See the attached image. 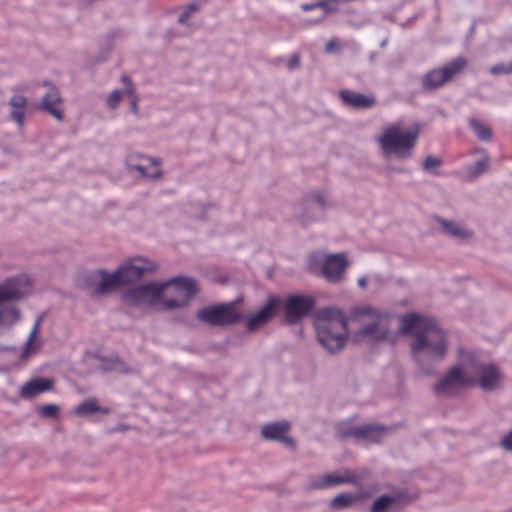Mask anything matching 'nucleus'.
<instances>
[{
  "instance_id": "1",
  "label": "nucleus",
  "mask_w": 512,
  "mask_h": 512,
  "mask_svg": "<svg viewBox=\"0 0 512 512\" xmlns=\"http://www.w3.org/2000/svg\"><path fill=\"white\" fill-rule=\"evenodd\" d=\"M400 322L401 333L414 336L410 349L420 367H423L426 361L433 363L444 358L446 336L434 319L410 313L402 316Z\"/></svg>"
},
{
  "instance_id": "2",
  "label": "nucleus",
  "mask_w": 512,
  "mask_h": 512,
  "mask_svg": "<svg viewBox=\"0 0 512 512\" xmlns=\"http://www.w3.org/2000/svg\"><path fill=\"white\" fill-rule=\"evenodd\" d=\"M465 369L464 372L459 366L451 368L435 385V392L455 395L460 388L479 385L483 390H493L500 385L501 374L493 364H484L473 359Z\"/></svg>"
},
{
  "instance_id": "3",
  "label": "nucleus",
  "mask_w": 512,
  "mask_h": 512,
  "mask_svg": "<svg viewBox=\"0 0 512 512\" xmlns=\"http://www.w3.org/2000/svg\"><path fill=\"white\" fill-rule=\"evenodd\" d=\"M421 126L419 123L412 124L408 129L402 130L397 123L387 126L377 138V142L387 157L395 156L398 159L412 157L417 145Z\"/></svg>"
},
{
  "instance_id": "4",
  "label": "nucleus",
  "mask_w": 512,
  "mask_h": 512,
  "mask_svg": "<svg viewBox=\"0 0 512 512\" xmlns=\"http://www.w3.org/2000/svg\"><path fill=\"white\" fill-rule=\"evenodd\" d=\"M319 342L329 352L343 348L348 334L345 315L338 309L326 308L320 311L316 324Z\"/></svg>"
},
{
  "instance_id": "5",
  "label": "nucleus",
  "mask_w": 512,
  "mask_h": 512,
  "mask_svg": "<svg viewBox=\"0 0 512 512\" xmlns=\"http://www.w3.org/2000/svg\"><path fill=\"white\" fill-rule=\"evenodd\" d=\"M353 316L362 324L361 329L354 335L356 342L379 341L387 338L390 327V318L387 314L365 306L355 308Z\"/></svg>"
},
{
  "instance_id": "6",
  "label": "nucleus",
  "mask_w": 512,
  "mask_h": 512,
  "mask_svg": "<svg viewBox=\"0 0 512 512\" xmlns=\"http://www.w3.org/2000/svg\"><path fill=\"white\" fill-rule=\"evenodd\" d=\"M162 310H170L186 306L197 293L195 280L187 277H175L163 282Z\"/></svg>"
},
{
  "instance_id": "7",
  "label": "nucleus",
  "mask_w": 512,
  "mask_h": 512,
  "mask_svg": "<svg viewBox=\"0 0 512 512\" xmlns=\"http://www.w3.org/2000/svg\"><path fill=\"white\" fill-rule=\"evenodd\" d=\"M466 65L467 61L464 57H457L442 68H435L428 71L421 79L423 90L431 91L442 87L454 76L459 74Z\"/></svg>"
},
{
  "instance_id": "8",
  "label": "nucleus",
  "mask_w": 512,
  "mask_h": 512,
  "mask_svg": "<svg viewBox=\"0 0 512 512\" xmlns=\"http://www.w3.org/2000/svg\"><path fill=\"white\" fill-rule=\"evenodd\" d=\"M163 283H147L125 292L124 300L134 306H159L162 309Z\"/></svg>"
},
{
  "instance_id": "9",
  "label": "nucleus",
  "mask_w": 512,
  "mask_h": 512,
  "mask_svg": "<svg viewBox=\"0 0 512 512\" xmlns=\"http://www.w3.org/2000/svg\"><path fill=\"white\" fill-rule=\"evenodd\" d=\"M197 317L210 325H230L241 319L234 303L220 304L200 309Z\"/></svg>"
},
{
  "instance_id": "10",
  "label": "nucleus",
  "mask_w": 512,
  "mask_h": 512,
  "mask_svg": "<svg viewBox=\"0 0 512 512\" xmlns=\"http://www.w3.org/2000/svg\"><path fill=\"white\" fill-rule=\"evenodd\" d=\"M31 285V280L27 275L6 279L0 284V303L20 300L29 293Z\"/></svg>"
},
{
  "instance_id": "11",
  "label": "nucleus",
  "mask_w": 512,
  "mask_h": 512,
  "mask_svg": "<svg viewBox=\"0 0 512 512\" xmlns=\"http://www.w3.org/2000/svg\"><path fill=\"white\" fill-rule=\"evenodd\" d=\"M314 305L315 300L311 296L292 295L288 297L284 306L286 321L289 324L298 322L310 313Z\"/></svg>"
},
{
  "instance_id": "12",
  "label": "nucleus",
  "mask_w": 512,
  "mask_h": 512,
  "mask_svg": "<svg viewBox=\"0 0 512 512\" xmlns=\"http://www.w3.org/2000/svg\"><path fill=\"white\" fill-rule=\"evenodd\" d=\"M281 301L277 297H270L258 312L247 318V328L250 331L265 325L277 312Z\"/></svg>"
},
{
  "instance_id": "13",
  "label": "nucleus",
  "mask_w": 512,
  "mask_h": 512,
  "mask_svg": "<svg viewBox=\"0 0 512 512\" xmlns=\"http://www.w3.org/2000/svg\"><path fill=\"white\" fill-rule=\"evenodd\" d=\"M91 279L98 280L93 283V294L104 295L121 287L119 275L116 270L113 273H107L105 270H97L92 273Z\"/></svg>"
},
{
  "instance_id": "14",
  "label": "nucleus",
  "mask_w": 512,
  "mask_h": 512,
  "mask_svg": "<svg viewBox=\"0 0 512 512\" xmlns=\"http://www.w3.org/2000/svg\"><path fill=\"white\" fill-rule=\"evenodd\" d=\"M290 430V423L288 421H280L268 423L262 427L261 434L265 439L280 441L286 446L294 447L293 439L286 436Z\"/></svg>"
},
{
  "instance_id": "15",
  "label": "nucleus",
  "mask_w": 512,
  "mask_h": 512,
  "mask_svg": "<svg viewBox=\"0 0 512 512\" xmlns=\"http://www.w3.org/2000/svg\"><path fill=\"white\" fill-rule=\"evenodd\" d=\"M347 267L344 254H332L326 257L322 264V273L329 281H338Z\"/></svg>"
},
{
  "instance_id": "16",
  "label": "nucleus",
  "mask_w": 512,
  "mask_h": 512,
  "mask_svg": "<svg viewBox=\"0 0 512 512\" xmlns=\"http://www.w3.org/2000/svg\"><path fill=\"white\" fill-rule=\"evenodd\" d=\"M153 269V266H141L129 260L120 265L116 272L119 275L121 287H123L136 282L145 272L152 271Z\"/></svg>"
},
{
  "instance_id": "17",
  "label": "nucleus",
  "mask_w": 512,
  "mask_h": 512,
  "mask_svg": "<svg viewBox=\"0 0 512 512\" xmlns=\"http://www.w3.org/2000/svg\"><path fill=\"white\" fill-rule=\"evenodd\" d=\"M388 429L377 425H363L350 429L343 433L344 437H354L356 439H364L371 442L378 443L384 435L387 434Z\"/></svg>"
},
{
  "instance_id": "18",
  "label": "nucleus",
  "mask_w": 512,
  "mask_h": 512,
  "mask_svg": "<svg viewBox=\"0 0 512 512\" xmlns=\"http://www.w3.org/2000/svg\"><path fill=\"white\" fill-rule=\"evenodd\" d=\"M40 108L53 116L56 120L63 119L62 99L59 91L55 87H51L43 96Z\"/></svg>"
},
{
  "instance_id": "19",
  "label": "nucleus",
  "mask_w": 512,
  "mask_h": 512,
  "mask_svg": "<svg viewBox=\"0 0 512 512\" xmlns=\"http://www.w3.org/2000/svg\"><path fill=\"white\" fill-rule=\"evenodd\" d=\"M339 97L343 104L355 109H367L374 106L376 102L375 98L372 96H367L351 90H341L339 92Z\"/></svg>"
},
{
  "instance_id": "20",
  "label": "nucleus",
  "mask_w": 512,
  "mask_h": 512,
  "mask_svg": "<svg viewBox=\"0 0 512 512\" xmlns=\"http://www.w3.org/2000/svg\"><path fill=\"white\" fill-rule=\"evenodd\" d=\"M53 380L47 378H34L26 382L21 390L20 395L25 399H31L41 393L49 391L53 387Z\"/></svg>"
},
{
  "instance_id": "21",
  "label": "nucleus",
  "mask_w": 512,
  "mask_h": 512,
  "mask_svg": "<svg viewBox=\"0 0 512 512\" xmlns=\"http://www.w3.org/2000/svg\"><path fill=\"white\" fill-rule=\"evenodd\" d=\"M354 481L355 477L351 473H347L344 476H339L337 474H326L316 480H313L310 485L312 488L321 489L342 483H352Z\"/></svg>"
},
{
  "instance_id": "22",
  "label": "nucleus",
  "mask_w": 512,
  "mask_h": 512,
  "mask_svg": "<svg viewBox=\"0 0 512 512\" xmlns=\"http://www.w3.org/2000/svg\"><path fill=\"white\" fill-rule=\"evenodd\" d=\"M9 104L11 106V117L19 125L22 126L25 118V109L27 100L22 95L13 96Z\"/></svg>"
},
{
  "instance_id": "23",
  "label": "nucleus",
  "mask_w": 512,
  "mask_h": 512,
  "mask_svg": "<svg viewBox=\"0 0 512 512\" xmlns=\"http://www.w3.org/2000/svg\"><path fill=\"white\" fill-rule=\"evenodd\" d=\"M96 412H102L106 414L109 412V409L100 408L95 398L87 399L74 408V413L80 417Z\"/></svg>"
},
{
  "instance_id": "24",
  "label": "nucleus",
  "mask_w": 512,
  "mask_h": 512,
  "mask_svg": "<svg viewBox=\"0 0 512 512\" xmlns=\"http://www.w3.org/2000/svg\"><path fill=\"white\" fill-rule=\"evenodd\" d=\"M469 126L474 131L479 140L484 142H489L492 140V131L489 126L482 124L473 118L469 120Z\"/></svg>"
},
{
  "instance_id": "25",
  "label": "nucleus",
  "mask_w": 512,
  "mask_h": 512,
  "mask_svg": "<svg viewBox=\"0 0 512 512\" xmlns=\"http://www.w3.org/2000/svg\"><path fill=\"white\" fill-rule=\"evenodd\" d=\"M399 498L390 495L378 497L371 506V512H387L390 507L398 503Z\"/></svg>"
},
{
  "instance_id": "26",
  "label": "nucleus",
  "mask_w": 512,
  "mask_h": 512,
  "mask_svg": "<svg viewBox=\"0 0 512 512\" xmlns=\"http://www.w3.org/2000/svg\"><path fill=\"white\" fill-rule=\"evenodd\" d=\"M150 167H146L143 164L135 165L134 168L140 172V174L147 178H158L161 176V170L159 168V162L155 159H148Z\"/></svg>"
},
{
  "instance_id": "27",
  "label": "nucleus",
  "mask_w": 512,
  "mask_h": 512,
  "mask_svg": "<svg viewBox=\"0 0 512 512\" xmlns=\"http://www.w3.org/2000/svg\"><path fill=\"white\" fill-rule=\"evenodd\" d=\"M489 166V157L487 154H484L482 159L478 160L473 165H470L466 168L468 178L472 179L475 178L481 174H483Z\"/></svg>"
},
{
  "instance_id": "28",
  "label": "nucleus",
  "mask_w": 512,
  "mask_h": 512,
  "mask_svg": "<svg viewBox=\"0 0 512 512\" xmlns=\"http://www.w3.org/2000/svg\"><path fill=\"white\" fill-rule=\"evenodd\" d=\"M121 82L125 85L124 94L128 95L131 98V110L134 113H137L138 107L137 102L138 98L136 95L135 88L133 86V83L131 79L127 75H122Z\"/></svg>"
},
{
  "instance_id": "29",
  "label": "nucleus",
  "mask_w": 512,
  "mask_h": 512,
  "mask_svg": "<svg viewBox=\"0 0 512 512\" xmlns=\"http://www.w3.org/2000/svg\"><path fill=\"white\" fill-rule=\"evenodd\" d=\"M357 496L350 493H342L337 495L331 501V507L335 509H343L351 506L356 500Z\"/></svg>"
},
{
  "instance_id": "30",
  "label": "nucleus",
  "mask_w": 512,
  "mask_h": 512,
  "mask_svg": "<svg viewBox=\"0 0 512 512\" xmlns=\"http://www.w3.org/2000/svg\"><path fill=\"white\" fill-rule=\"evenodd\" d=\"M443 228L451 235L460 238H468L471 236V232L461 227L458 223L442 221Z\"/></svg>"
},
{
  "instance_id": "31",
  "label": "nucleus",
  "mask_w": 512,
  "mask_h": 512,
  "mask_svg": "<svg viewBox=\"0 0 512 512\" xmlns=\"http://www.w3.org/2000/svg\"><path fill=\"white\" fill-rule=\"evenodd\" d=\"M19 311L16 308H7L0 311V324H13L19 320Z\"/></svg>"
},
{
  "instance_id": "32",
  "label": "nucleus",
  "mask_w": 512,
  "mask_h": 512,
  "mask_svg": "<svg viewBox=\"0 0 512 512\" xmlns=\"http://www.w3.org/2000/svg\"><path fill=\"white\" fill-rule=\"evenodd\" d=\"M199 6L196 3L189 4L186 9L182 12V14L179 16V23L186 24L188 19L190 18L191 14L198 11Z\"/></svg>"
},
{
  "instance_id": "33",
  "label": "nucleus",
  "mask_w": 512,
  "mask_h": 512,
  "mask_svg": "<svg viewBox=\"0 0 512 512\" xmlns=\"http://www.w3.org/2000/svg\"><path fill=\"white\" fill-rule=\"evenodd\" d=\"M59 412L58 406L54 404H47L40 408L41 416L45 418H53L56 417Z\"/></svg>"
},
{
  "instance_id": "34",
  "label": "nucleus",
  "mask_w": 512,
  "mask_h": 512,
  "mask_svg": "<svg viewBox=\"0 0 512 512\" xmlns=\"http://www.w3.org/2000/svg\"><path fill=\"white\" fill-rule=\"evenodd\" d=\"M122 98V92L120 90H114L107 98L106 100V105L111 108V109H115L120 100Z\"/></svg>"
},
{
  "instance_id": "35",
  "label": "nucleus",
  "mask_w": 512,
  "mask_h": 512,
  "mask_svg": "<svg viewBox=\"0 0 512 512\" xmlns=\"http://www.w3.org/2000/svg\"><path fill=\"white\" fill-rule=\"evenodd\" d=\"M490 72L493 75L510 74L512 73V63L509 65H505L502 63L496 64L491 67Z\"/></svg>"
},
{
  "instance_id": "36",
  "label": "nucleus",
  "mask_w": 512,
  "mask_h": 512,
  "mask_svg": "<svg viewBox=\"0 0 512 512\" xmlns=\"http://www.w3.org/2000/svg\"><path fill=\"white\" fill-rule=\"evenodd\" d=\"M442 162L440 159L436 158L435 156H427L423 162V169L424 170H431L434 167L441 166Z\"/></svg>"
},
{
  "instance_id": "37",
  "label": "nucleus",
  "mask_w": 512,
  "mask_h": 512,
  "mask_svg": "<svg viewBox=\"0 0 512 512\" xmlns=\"http://www.w3.org/2000/svg\"><path fill=\"white\" fill-rule=\"evenodd\" d=\"M340 50L339 42L336 38L330 39L325 45L326 53H334Z\"/></svg>"
},
{
  "instance_id": "38",
  "label": "nucleus",
  "mask_w": 512,
  "mask_h": 512,
  "mask_svg": "<svg viewBox=\"0 0 512 512\" xmlns=\"http://www.w3.org/2000/svg\"><path fill=\"white\" fill-rule=\"evenodd\" d=\"M38 330H39V321H37L35 323V325L33 326L32 330L30 332L29 338H28L27 343H26V351L29 350L32 342L34 341V339L36 337V334L38 333Z\"/></svg>"
},
{
  "instance_id": "39",
  "label": "nucleus",
  "mask_w": 512,
  "mask_h": 512,
  "mask_svg": "<svg viewBox=\"0 0 512 512\" xmlns=\"http://www.w3.org/2000/svg\"><path fill=\"white\" fill-rule=\"evenodd\" d=\"M501 445L506 449L512 451V430L506 434L501 440Z\"/></svg>"
},
{
  "instance_id": "40",
  "label": "nucleus",
  "mask_w": 512,
  "mask_h": 512,
  "mask_svg": "<svg viewBox=\"0 0 512 512\" xmlns=\"http://www.w3.org/2000/svg\"><path fill=\"white\" fill-rule=\"evenodd\" d=\"M300 65V57L298 54H293L287 63L288 69L293 70Z\"/></svg>"
},
{
  "instance_id": "41",
  "label": "nucleus",
  "mask_w": 512,
  "mask_h": 512,
  "mask_svg": "<svg viewBox=\"0 0 512 512\" xmlns=\"http://www.w3.org/2000/svg\"><path fill=\"white\" fill-rule=\"evenodd\" d=\"M319 8H322L326 13H334L337 12V8L334 6H330L327 1H319L317 2Z\"/></svg>"
},
{
  "instance_id": "42",
  "label": "nucleus",
  "mask_w": 512,
  "mask_h": 512,
  "mask_svg": "<svg viewBox=\"0 0 512 512\" xmlns=\"http://www.w3.org/2000/svg\"><path fill=\"white\" fill-rule=\"evenodd\" d=\"M313 200L318 203L320 206L325 204V196L321 192H316L313 194Z\"/></svg>"
},
{
  "instance_id": "43",
  "label": "nucleus",
  "mask_w": 512,
  "mask_h": 512,
  "mask_svg": "<svg viewBox=\"0 0 512 512\" xmlns=\"http://www.w3.org/2000/svg\"><path fill=\"white\" fill-rule=\"evenodd\" d=\"M301 7H302V9L304 11H310V10H313L315 8H318V5H317V2H316V3H311V4H303Z\"/></svg>"
},
{
  "instance_id": "44",
  "label": "nucleus",
  "mask_w": 512,
  "mask_h": 512,
  "mask_svg": "<svg viewBox=\"0 0 512 512\" xmlns=\"http://www.w3.org/2000/svg\"><path fill=\"white\" fill-rule=\"evenodd\" d=\"M358 285H359L360 287H362V288H365V287H366V285H367V281H366V279H365V278H360V279L358 280Z\"/></svg>"
}]
</instances>
